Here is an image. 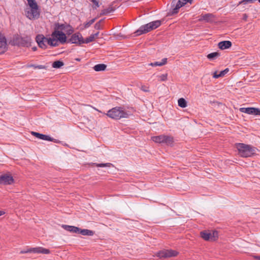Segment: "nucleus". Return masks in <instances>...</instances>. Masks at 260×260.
<instances>
[{
    "instance_id": "obj_1",
    "label": "nucleus",
    "mask_w": 260,
    "mask_h": 260,
    "mask_svg": "<svg viewBox=\"0 0 260 260\" xmlns=\"http://www.w3.org/2000/svg\"><path fill=\"white\" fill-rule=\"evenodd\" d=\"M236 148L239 155L243 157H251L256 153V148L249 145L243 143L236 144Z\"/></svg>"
},
{
    "instance_id": "obj_2",
    "label": "nucleus",
    "mask_w": 260,
    "mask_h": 260,
    "mask_svg": "<svg viewBox=\"0 0 260 260\" xmlns=\"http://www.w3.org/2000/svg\"><path fill=\"white\" fill-rule=\"evenodd\" d=\"M28 4L30 9L25 10V15L30 20L38 19L40 12L39 10V7L35 0H27Z\"/></svg>"
},
{
    "instance_id": "obj_3",
    "label": "nucleus",
    "mask_w": 260,
    "mask_h": 260,
    "mask_svg": "<svg viewBox=\"0 0 260 260\" xmlns=\"http://www.w3.org/2000/svg\"><path fill=\"white\" fill-rule=\"evenodd\" d=\"M68 25L56 23L54 25V30L52 32L53 36L55 37H58L59 42L63 44L67 42V37L62 30H65Z\"/></svg>"
},
{
    "instance_id": "obj_4",
    "label": "nucleus",
    "mask_w": 260,
    "mask_h": 260,
    "mask_svg": "<svg viewBox=\"0 0 260 260\" xmlns=\"http://www.w3.org/2000/svg\"><path fill=\"white\" fill-rule=\"evenodd\" d=\"M160 24L161 21L159 20L152 21L140 26V28L135 32V34L136 36H140L144 34H146L158 27Z\"/></svg>"
},
{
    "instance_id": "obj_5",
    "label": "nucleus",
    "mask_w": 260,
    "mask_h": 260,
    "mask_svg": "<svg viewBox=\"0 0 260 260\" xmlns=\"http://www.w3.org/2000/svg\"><path fill=\"white\" fill-rule=\"evenodd\" d=\"M106 115L114 119H120L121 118H127L128 114L120 107H116L109 110Z\"/></svg>"
},
{
    "instance_id": "obj_6",
    "label": "nucleus",
    "mask_w": 260,
    "mask_h": 260,
    "mask_svg": "<svg viewBox=\"0 0 260 260\" xmlns=\"http://www.w3.org/2000/svg\"><path fill=\"white\" fill-rule=\"evenodd\" d=\"M152 140L155 143H164L168 145H172L173 144V138L170 136L160 135L152 137Z\"/></svg>"
},
{
    "instance_id": "obj_7",
    "label": "nucleus",
    "mask_w": 260,
    "mask_h": 260,
    "mask_svg": "<svg viewBox=\"0 0 260 260\" xmlns=\"http://www.w3.org/2000/svg\"><path fill=\"white\" fill-rule=\"evenodd\" d=\"M192 0H173L171 3V14H175L178 12L179 9L187 3H191Z\"/></svg>"
},
{
    "instance_id": "obj_8",
    "label": "nucleus",
    "mask_w": 260,
    "mask_h": 260,
    "mask_svg": "<svg viewBox=\"0 0 260 260\" xmlns=\"http://www.w3.org/2000/svg\"><path fill=\"white\" fill-rule=\"evenodd\" d=\"M66 42L81 45L84 44L83 38L81 33L76 32L72 35L68 40H67Z\"/></svg>"
},
{
    "instance_id": "obj_9",
    "label": "nucleus",
    "mask_w": 260,
    "mask_h": 260,
    "mask_svg": "<svg viewBox=\"0 0 260 260\" xmlns=\"http://www.w3.org/2000/svg\"><path fill=\"white\" fill-rule=\"evenodd\" d=\"M178 254V252L173 250H163L158 251L157 253V256L160 258H167L172 256H176Z\"/></svg>"
},
{
    "instance_id": "obj_10",
    "label": "nucleus",
    "mask_w": 260,
    "mask_h": 260,
    "mask_svg": "<svg viewBox=\"0 0 260 260\" xmlns=\"http://www.w3.org/2000/svg\"><path fill=\"white\" fill-rule=\"evenodd\" d=\"M50 250L48 249L44 248L42 247H38L35 248H30L26 251H21V253H43V254H49L50 253Z\"/></svg>"
},
{
    "instance_id": "obj_11",
    "label": "nucleus",
    "mask_w": 260,
    "mask_h": 260,
    "mask_svg": "<svg viewBox=\"0 0 260 260\" xmlns=\"http://www.w3.org/2000/svg\"><path fill=\"white\" fill-rule=\"evenodd\" d=\"M14 181L11 175L5 174L0 176V184L11 185L14 183Z\"/></svg>"
},
{
    "instance_id": "obj_12",
    "label": "nucleus",
    "mask_w": 260,
    "mask_h": 260,
    "mask_svg": "<svg viewBox=\"0 0 260 260\" xmlns=\"http://www.w3.org/2000/svg\"><path fill=\"white\" fill-rule=\"evenodd\" d=\"M239 111L241 112L249 115H260V109L258 108L253 107L240 108Z\"/></svg>"
},
{
    "instance_id": "obj_13",
    "label": "nucleus",
    "mask_w": 260,
    "mask_h": 260,
    "mask_svg": "<svg viewBox=\"0 0 260 260\" xmlns=\"http://www.w3.org/2000/svg\"><path fill=\"white\" fill-rule=\"evenodd\" d=\"M36 41L40 48L43 49L47 48L46 38L43 35H38L36 37Z\"/></svg>"
},
{
    "instance_id": "obj_14",
    "label": "nucleus",
    "mask_w": 260,
    "mask_h": 260,
    "mask_svg": "<svg viewBox=\"0 0 260 260\" xmlns=\"http://www.w3.org/2000/svg\"><path fill=\"white\" fill-rule=\"evenodd\" d=\"M215 16L211 13H207L202 14L199 16V20L200 21H204L208 23H212L214 21Z\"/></svg>"
},
{
    "instance_id": "obj_15",
    "label": "nucleus",
    "mask_w": 260,
    "mask_h": 260,
    "mask_svg": "<svg viewBox=\"0 0 260 260\" xmlns=\"http://www.w3.org/2000/svg\"><path fill=\"white\" fill-rule=\"evenodd\" d=\"M7 50V39L4 35H1L0 37V54L5 53Z\"/></svg>"
},
{
    "instance_id": "obj_16",
    "label": "nucleus",
    "mask_w": 260,
    "mask_h": 260,
    "mask_svg": "<svg viewBox=\"0 0 260 260\" xmlns=\"http://www.w3.org/2000/svg\"><path fill=\"white\" fill-rule=\"evenodd\" d=\"M58 37H55L53 36V33L51 34V37L46 38L47 45H49L52 47H56L59 45V40H58Z\"/></svg>"
},
{
    "instance_id": "obj_17",
    "label": "nucleus",
    "mask_w": 260,
    "mask_h": 260,
    "mask_svg": "<svg viewBox=\"0 0 260 260\" xmlns=\"http://www.w3.org/2000/svg\"><path fill=\"white\" fill-rule=\"evenodd\" d=\"M31 134L34 136L37 137L38 139L53 142L54 140V139L53 138L50 137V136L44 134H42L37 132H32Z\"/></svg>"
},
{
    "instance_id": "obj_18",
    "label": "nucleus",
    "mask_w": 260,
    "mask_h": 260,
    "mask_svg": "<svg viewBox=\"0 0 260 260\" xmlns=\"http://www.w3.org/2000/svg\"><path fill=\"white\" fill-rule=\"evenodd\" d=\"M232 42L230 41H223L220 42L218 44V47L221 50H224L230 48L232 46Z\"/></svg>"
},
{
    "instance_id": "obj_19",
    "label": "nucleus",
    "mask_w": 260,
    "mask_h": 260,
    "mask_svg": "<svg viewBox=\"0 0 260 260\" xmlns=\"http://www.w3.org/2000/svg\"><path fill=\"white\" fill-rule=\"evenodd\" d=\"M61 227L65 230L73 233H77L79 232V228L75 226L62 224Z\"/></svg>"
},
{
    "instance_id": "obj_20",
    "label": "nucleus",
    "mask_w": 260,
    "mask_h": 260,
    "mask_svg": "<svg viewBox=\"0 0 260 260\" xmlns=\"http://www.w3.org/2000/svg\"><path fill=\"white\" fill-rule=\"evenodd\" d=\"M201 237L206 241H211V233L209 231H202L200 233Z\"/></svg>"
},
{
    "instance_id": "obj_21",
    "label": "nucleus",
    "mask_w": 260,
    "mask_h": 260,
    "mask_svg": "<svg viewBox=\"0 0 260 260\" xmlns=\"http://www.w3.org/2000/svg\"><path fill=\"white\" fill-rule=\"evenodd\" d=\"M77 233H80L84 236H92L94 235V232L88 229H81L79 228V232Z\"/></svg>"
},
{
    "instance_id": "obj_22",
    "label": "nucleus",
    "mask_w": 260,
    "mask_h": 260,
    "mask_svg": "<svg viewBox=\"0 0 260 260\" xmlns=\"http://www.w3.org/2000/svg\"><path fill=\"white\" fill-rule=\"evenodd\" d=\"M115 11V8H114L112 6H110L106 9H104L101 11L100 13L101 16L106 15L108 14L112 13Z\"/></svg>"
},
{
    "instance_id": "obj_23",
    "label": "nucleus",
    "mask_w": 260,
    "mask_h": 260,
    "mask_svg": "<svg viewBox=\"0 0 260 260\" xmlns=\"http://www.w3.org/2000/svg\"><path fill=\"white\" fill-rule=\"evenodd\" d=\"M167 58H163L161 61H155L154 62H152L149 64V66L152 67H156V66H162L167 63Z\"/></svg>"
},
{
    "instance_id": "obj_24",
    "label": "nucleus",
    "mask_w": 260,
    "mask_h": 260,
    "mask_svg": "<svg viewBox=\"0 0 260 260\" xmlns=\"http://www.w3.org/2000/svg\"><path fill=\"white\" fill-rule=\"evenodd\" d=\"M107 68V66L105 64H98L94 66L93 69L96 71H103L105 70Z\"/></svg>"
},
{
    "instance_id": "obj_25",
    "label": "nucleus",
    "mask_w": 260,
    "mask_h": 260,
    "mask_svg": "<svg viewBox=\"0 0 260 260\" xmlns=\"http://www.w3.org/2000/svg\"><path fill=\"white\" fill-rule=\"evenodd\" d=\"M64 65V63L62 61L60 60H57L54 62L52 64V66L53 68L55 69H59L61 67H62Z\"/></svg>"
},
{
    "instance_id": "obj_26",
    "label": "nucleus",
    "mask_w": 260,
    "mask_h": 260,
    "mask_svg": "<svg viewBox=\"0 0 260 260\" xmlns=\"http://www.w3.org/2000/svg\"><path fill=\"white\" fill-rule=\"evenodd\" d=\"M220 56L219 53L217 52H212L211 53H209L207 55V58L210 60L214 59L215 58L218 57Z\"/></svg>"
},
{
    "instance_id": "obj_27",
    "label": "nucleus",
    "mask_w": 260,
    "mask_h": 260,
    "mask_svg": "<svg viewBox=\"0 0 260 260\" xmlns=\"http://www.w3.org/2000/svg\"><path fill=\"white\" fill-rule=\"evenodd\" d=\"M178 106L181 108H185L187 106V102L183 98H180L178 101Z\"/></svg>"
},
{
    "instance_id": "obj_28",
    "label": "nucleus",
    "mask_w": 260,
    "mask_h": 260,
    "mask_svg": "<svg viewBox=\"0 0 260 260\" xmlns=\"http://www.w3.org/2000/svg\"><path fill=\"white\" fill-rule=\"evenodd\" d=\"M20 44L23 46H28L30 44L29 40L27 38H21L20 39Z\"/></svg>"
},
{
    "instance_id": "obj_29",
    "label": "nucleus",
    "mask_w": 260,
    "mask_h": 260,
    "mask_svg": "<svg viewBox=\"0 0 260 260\" xmlns=\"http://www.w3.org/2000/svg\"><path fill=\"white\" fill-rule=\"evenodd\" d=\"M94 166L97 167H110L113 165L111 163H101V164H98V163H93V164Z\"/></svg>"
},
{
    "instance_id": "obj_30",
    "label": "nucleus",
    "mask_w": 260,
    "mask_h": 260,
    "mask_svg": "<svg viewBox=\"0 0 260 260\" xmlns=\"http://www.w3.org/2000/svg\"><path fill=\"white\" fill-rule=\"evenodd\" d=\"M211 241H215L218 238V232L212 231L211 232Z\"/></svg>"
},
{
    "instance_id": "obj_31",
    "label": "nucleus",
    "mask_w": 260,
    "mask_h": 260,
    "mask_svg": "<svg viewBox=\"0 0 260 260\" xmlns=\"http://www.w3.org/2000/svg\"><path fill=\"white\" fill-rule=\"evenodd\" d=\"M96 18H93L88 22H87L84 24V28H87L89 27L91 24H92L95 21Z\"/></svg>"
},
{
    "instance_id": "obj_32",
    "label": "nucleus",
    "mask_w": 260,
    "mask_h": 260,
    "mask_svg": "<svg viewBox=\"0 0 260 260\" xmlns=\"http://www.w3.org/2000/svg\"><path fill=\"white\" fill-rule=\"evenodd\" d=\"M94 40L93 37L90 35L89 37L86 38L85 40L83 39L84 43L88 44L90 42H93Z\"/></svg>"
},
{
    "instance_id": "obj_33",
    "label": "nucleus",
    "mask_w": 260,
    "mask_h": 260,
    "mask_svg": "<svg viewBox=\"0 0 260 260\" xmlns=\"http://www.w3.org/2000/svg\"><path fill=\"white\" fill-rule=\"evenodd\" d=\"M30 67H32L35 69H45V67L43 65H35V64H30L29 66Z\"/></svg>"
},
{
    "instance_id": "obj_34",
    "label": "nucleus",
    "mask_w": 260,
    "mask_h": 260,
    "mask_svg": "<svg viewBox=\"0 0 260 260\" xmlns=\"http://www.w3.org/2000/svg\"><path fill=\"white\" fill-rule=\"evenodd\" d=\"M66 28L67 29L66 32L68 35H71L74 31L73 27L70 25H68Z\"/></svg>"
},
{
    "instance_id": "obj_35",
    "label": "nucleus",
    "mask_w": 260,
    "mask_h": 260,
    "mask_svg": "<svg viewBox=\"0 0 260 260\" xmlns=\"http://www.w3.org/2000/svg\"><path fill=\"white\" fill-rule=\"evenodd\" d=\"M94 5L93 9H96L97 8L100 7L99 2L97 0H90Z\"/></svg>"
},
{
    "instance_id": "obj_36",
    "label": "nucleus",
    "mask_w": 260,
    "mask_h": 260,
    "mask_svg": "<svg viewBox=\"0 0 260 260\" xmlns=\"http://www.w3.org/2000/svg\"><path fill=\"white\" fill-rule=\"evenodd\" d=\"M159 80L161 81H166L167 79V74H162L159 76Z\"/></svg>"
},
{
    "instance_id": "obj_37",
    "label": "nucleus",
    "mask_w": 260,
    "mask_h": 260,
    "mask_svg": "<svg viewBox=\"0 0 260 260\" xmlns=\"http://www.w3.org/2000/svg\"><path fill=\"white\" fill-rule=\"evenodd\" d=\"M229 72V69L228 68H226L225 70H224L220 72L219 76H220V77H223L226 74H227Z\"/></svg>"
},
{
    "instance_id": "obj_38",
    "label": "nucleus",
    "mask_w": 260,
    "mask_h": 260,
    "mask_svg": "<svg viewBox=\"0 0 260 260\" xmlns=\"http://www.w3.org/2000/svg\"><path fill=\"white\" fill-rule=\"evenodd\" d=\"M102 20H101L99 22L95 23L94 25V28L96 29L99 30L101 29V22H102Z\"/></svg>"
},
{
    "instance_id": "obj_39",
    "label": "nucleus",
    "mask_w": 260,
    "mask_h": 260,
    "mask_svg": "<svg viewBox=\"0 0 260 260\" xmlns=\"http://www.w3.org/2000/svg\"><path fill=\"white\" fill-rule=\"evenodd\" d=\"M213 77L214 78H218L220 77V76H219V74H217V72H215L214 73Z\"/></svg>"
},
{
    "instance_id": "obj_40",
    "label": "nucleus",
    "mask_w": 260,
    "mask_h": 260,
    "mask_svg": "<svg viewBox=\"0 0 260 260\" xmlns=\"http://www.w3.org/2000/svg\"><path fill=\"white\" fill-rule=\"evenodd\" d=\"M141 89H142L143 91H145V92H148V91H149V90L147 89V87H145V86H142L141 87Z\"/></svg>"
},
{
    "instance_id": "obj_41",
    "label": "nucleus",
    "mask_w": 260,
    "mask_h": 260,
    "mask_svg": "<svg viewBox=\"0 0 260 260\" xmlns=\"http://www.w3.org/2000/svg\"><path fill=\"white\" fill-rule=\"evenodd\" d=\"M99 34V32H97L96 33L92 34L91 36L93 37L94 39L95 40V38L98 37Z\"/></svg>"
},
{
    "instance_id": "obj_42",
    "label": "nucleus",
    "mask_w": 260,
    "mask_h": 260,
    "mask_svg": "<svg viewBox=\"0 0 260 260\" xmlns=\"http://www.w3.org/2000/svg\"><path fill=\"white\" fill-rule=\"evenodd\" d=\"M254 258L255 259H257V260H260V255H255V256H254Z\"/></svg>"
},
{
    "instance_id": "obj_43",
    "label": "nucleus",
    "mask_w": 260,
    "mask_h": 260,
    "mask_svg": "<svg viewBox=\"0 0 260 260\" xmlns=\"http://www.w3.org/2000/svg\"><path fill=\"white\" fill-rule=\"evenodd\" d=\"M4 214H5L4 212H3V211H1L0 210V216H2V215H3Z\"/></svg>"
},
{
    "instance_id": "obj_44",
    "label": "nucleus",
    "mask_w": 260,
    "mask_h": 260,
    "mask_svg": "<svg viewBox=\"0 0 260 260\" xmlns=\"http://www.w3.org/2000/svg\"><path fill=\"white\" fill-rule=\"evenodd\" d=\"M94 109L96 110V111H99L98 109H95V108H94Z\"/></svg>"
},
{
    "instance_id": "obj_45",
    "label": "nucleus",
    "mask_w": 260,
    "mask_h": 260,
    "mask_svg": "<svg viewBox=\"0 0 260 260\" xmlns=\"http://www.w3.org/2000/svg\"><path fill=\"white\" fill-rule=\"evenodd\" d=\"M258 2L260 3V0H259V1H258Z\"/></svg>"
}]
</instances>
